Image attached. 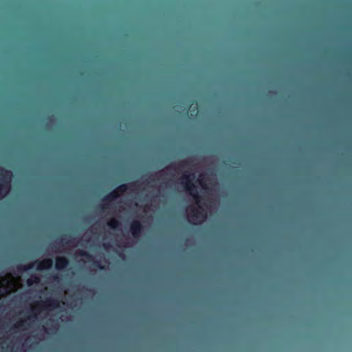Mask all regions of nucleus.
<instances>
[{"mask_svg": "<svg viewBox=\"0 0 352 352\" xmlns=\"http://www.w3.org/2000/svg\"><path fill=\"white\" fill-rule=\"evenodd\" d=\"M194 178V174H190L188 173V172H185L182 176V183L185 190L189 192V194L195 199L196 203L199 204L202 197L199 194L197 188L192 182Z\"/></svg>", "mask_w": 352, "mask_h": 352, "instance_id": "nucleus-1", "label": "nucleus"}, {"mask_svg": "<svg viewBox=\"0 0 352 352\" xmlns=\"http://www.w3.org/2000/svg\"><path fill=\"white\" fill-rule=\"evenodd\" d=\"M19 286V282L18 280L12 278L11 280H3L1 283L0 295H4L5 294L14 292L17 289Z\"/></svg>", "mask_w": 352, "mask_h": 352, "instance_id": "nucleus-2", "label": "nucleus"}, {"mask_svg": "<svg viewBox=\"0 0 352 352\" xmlns=\"http://www.w3.org/2000/svg\"><path fill=\"white\" fill-rule=\"evenodd\" d=\"M206 217L205 213L200 209L192 208L188 214V220L192 224H197L203 221Z\"/></svg>", "mask_w": 352, "mask_h": 352, "instance_id": "nucleus-3", "label": "nucleus"}, {"mask_svg": "<svg viewBox=\"0 0 352 352\" xmlns=\"http://www.w3.org/2000/svg\"><path fill=\"white\" fill-rule=\"evenodd\" d=\"M130 231L135 239H139L143 231V226L140 221L134 220L130 224Z\"/></svg>", "mask_w": 352, "mask_h": 352, "instance_id": "nucleus-4", "label": "nucleus"}, {"mask_svg": "<svg viewBox=\"0 0 352 352\" xmlns=\"http://www.w3.org/2000/svg\"><path fill=\"white\" fill-rule=\"evenodd\" d=\"M120 196L118 193H117V190H113L111 192H109L108 195H105L102 201L107 202L105 204L102 205L101 206L102 209H104L106 208H109V205L108 204L109 202H111L113 200H115L116 198H118Z\"/></svg>", "mask_w": 352, "mask_h": 352, "instance_id": "nucleus-5", "label": "nucleus"}, {"mask_svg": "<svg viewBox=\"0 0 352 352\" xmlns=\"http://www.w3.org/2000/svg\"><path fill=\"white\" fill-rule=\"evenodd\" d=\"M120 196L118 193H117V190H113L111 192H109L108 195H105L102 201L107 202L105 204L102 205L101 206L102 209H104L106 208H109V205L108 204L109 202H111L113 200H115L116 198H118Z\"/></svg>", "mask_w": 352, "mask_h": 352, "instance_id": "nucleus-6", "label": "nucleus"}, {"mask_svg": "<svg viewBox=\"0 0 352 352\" xmlns=\"http://www.w3.org/2000/svg\"><path fill=\"white\" fill-rule=\"evenodd\" d=\"M52 265V261L51 259H45L41 262L38 266L40 270L48 269Z\"/></svg>", "mask_w": 352, "mask_h": 352, "instance_id": "nucleus-7", "label": "nucleus"}, {"mask_svg": "<svg viewBox=\"0 0 352 352\" xmlns=\"http://www.w3.org/2000/svg\"><path fill=\"white\" fill-rule=\"evenodd\" d=\"M8 192V186L7 182L0 184V198L3 197Z\"/></svg>", "mask_w": 352, "mask_h": 352, "instance_id": "nucleus-8", "label": "nucleus"}, {"mask_svg": "<svg viewBox=\"0 0 352 352\" xmlns=\"http://www.w3.org/2000/svg\"><path fill=\"white\" fill-rule=\"evenodd\" d=\"M120 225V222L116 219H111L107 222V226L111 229H117Z\"/></svg>", "mask_w": 352, "mask_h": 352, "instance_id": "nucleus-9", "label": "nucleus"}, {"mask_svg": "<svg viewBox=\"0 0 352 352\" xmlns=\"http://www.w3.org/2000/svg\"><path fill=\"white\" fill-rule=\"evenodd\" d=\"M128 189H129V186L126 184H120V186H118L114 190H117V193H118L120 195V193L122 194V193L125 192Z\"/></svg>", "mask_w": 352, "mask_h": 352, "instance_id": "nucleus-10", "label": "nucleus"}, {"mask_svg": "<svg viewBox=\"0 0 352 352\" xmlns=\"http://www.w3.org/2000/svg\"><path fill=\"white\" fill-rule=\"evenodd\" d=\"M77 254L80 256H82V257H85L89 260H91L92 259V256L91 254H89L88 252H87L86 250H78L77 251Z\"/></svg>", "mask_w": 352, "mask_h": 352, "instance_id": "nucleus-11", "label": "nucleus"}, {"mask_svg": "<svg viewBox=\"0 0 352 352\" xmlns=\"http://www.w3.org/2000/svg\"><path fill=\"white\" fill-rule=\"evenodd\" d=\"M62 262H65V261H63V259L61 258H58L57 260V262H56V267L58 268H61V267H63L65 266V263H63L62 264Z\"/></svg>", "mask_w": 352, "mask_h": 352, "instance_id": "nucleus-12", "label": "nucleus"}, {"mask_svg": "<svg viewBox=\"0 0 352 352\" xmlns=\"http://www.w3.org/2000/svg\"><path fill=\"white\" fill-rule=\"evenodd\" d=\"M190 162V160H184V161L180 162L178 165L179 167H184L186 165L188 164Z\"/></svg>", "mask_w": 352, "mask_h": 352, "instance_id": "nucleus-13", "label": "nucleus"}, {"mask_svg": "<svg viewBox=\"0 0 352 352\" xmlns=\"http://www.w3.org/2000/svg\"><path fill=\"white\" fill-rule=\"evenodd\" d=\"M94 265L96 266L97 267H98L100 270L104 269V267L103 265H101L98 261H94Z\"/></svg>", "mask_w": 352, "mask_h": 352, "instance_id": "nucleus-14", "label": "nucleus"}, {"mask_svg": "<svg viewBox=\"0 0 352 352\" xmlns=\"http://www.w3.org/2000/svg\"><path fill=\"white\" fill-rule=\"evenodd\" d=\"M175 168V165H173V164H171L170 166L166 167V168Z\"/></svg>", "mask_w": 352, "mask_h": 352, "instance_id": "nucleus-15", "label": "nucleus"}, {"mask_svg": "<svg viewBox=\"0 0 352 352\" xmlns=\"http://www.w3.org/2000/svg\"><path fill=\"white\" fill-rule=\"evenodd\" d=\"M192 112H197V107H195L194 109L192 110Z\"/></svg>", "mask_w": 352, "mask_h": 352, "instance_id": "nucleus-16", "label": "nucleus"}]
</instances>
